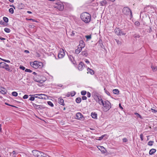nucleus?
I'll return each instance as SVG.
<instances>
[{
    "mask_svg": "<svg viewBox=\"0 0 157 157\" xmlns=\"http://www.w3.org/2000/svg\"><path fill=\"white\" fill-rule=\"evenodd\" d=\"M97 101L100 105H103V110L104 112L108 111L111 107L110 103L108 101H104L101 98H98Z\"/></svg>",
    "mask_w": 157,
    "mask_h": 157,
    "instance_id": "f257e3e1",
    "label": "nucleus"
},
{
    "mask_svg": "<svg viewBox=\"0 0 157 157\" xmlns=\"http://www.w3.org/2000/svg\"><path fill=\"white\" fill-rule=\"evenodd\" d=\"M82 20L86 23H89L91 20V15L88 13L84 12L80 15Z\"/></svg>",
    "mask_w": 157,
    "mask_h": 157,
    "instance_id": "f03ea898",
    "label": "nucleus"
},
{
    "mask_svg": "<svg viewBox=\"0 0 157 157\" xmlns=\"http://www.w3.org/2000/svg\"><path fill=\"white\" fill-rule=\"evenodd\" d=\"M33 155L37 157H50L44 153L38 150H33L32 151Z\"/></svg>",
    "mask_w": 157,
    "mask_h": 157,
    "instance_id": "7ed1b4c3",
    "label": "nucleus"
},
{
    "mask_svg": "<svg viewBox=\"0 0 157 157\" xmlns=\"http://www.w3.org/2000/svg\"><path fill=\"white\" fill-rule=\"evenodd\" d=\"M30 65L35 69L41 68L43 67L42 63L37 61L30 62Z\"/></svg>",
    "mask_w": 157,
    "mask_h": 157,
    "instance_id": "20e7f679",
    "label": "nucleus"
},
{
    "mask_svg": "<svg viewBox=\"0 0 157 157\" xmlns=\"http://www.w3.org/2000/svg\"><path fill=\"white\" fill-rule=\"evenodd\" d=\"M55 8H56L59 11H62L64 9V6L62 2L59 1L56 2L54 6Z\"/></svg>",
    "mask_w": 157,
    "mask_h": 157,
    "instance_id": "39448f33",
    "label": "nucleus"
},
{
    "mask_svg": "<svg viewBox=\"0 0 157 157\" xmlns=\"http://www.w3.org/2000/svg\"><path fill=\"white\" fill-rule=\"evenodd\" d=\"M35 96V98L39 99H46L48 98V96L44 94H36L33 95H30L29 96Z\"/></svg>",
    "mask_w": 157,
    "mask_h": 157,
    "instance_id": "423d86ee",
    "label": "nucleus"
},
{
    "mask_svg": "<svg viewBox=\"0 0 157 157\" xmlns=\"http://www.w3.org/2000/svg\"><path fill=\"white\" fill-rule=\"evenodd\" d=\"M123 14L125 15H128L130 14L131 16L132 17V13L130 9L128 7H124L123 8L122 10Z\"/></svg>",
    "mask_w": 157,
    "mask_h": 157,
    "instance_id": "0eeeda50",
    "label": "nucleus"
},
{
    "mask_svg": "<svg viewBox=\"0 0 157 157\" xmlns=\"http://www.w3.org/2000/svg\"><path fill=\"white\" fill-rule=\"evenodd\" d=\"M65 55L64 50L60 49L58 54V57L59 59H61L64 57Z\"/></svg>",
    "mask_w": 157,
    "mask_h": 157,
    "instance_id": "6e6552de",
    "label": "nucleus"
},
{
    "mask_svg": "<svg viewBox=\"0 0 157 157\" xmlns=\"http://www.w3.org/2000/svg\"><path fill=\"white\" fill-rule=\"evenodd\" d=\"M76 119L79 120H83L84 117L82 114L79 112L76 114Z\"/></svg>",
    "mask_w": 157,
    "mask_h": 157,
    "instance_id": "1a4fd4ad",
    "label": "nucleus"
},
{
    "mask_svg": "<svg viewBox=\"0 0 157 157\" xmlns=\"http://www.w3.org/2000/svg\"><path fill=\"white\" fill-rule=\"evenodd\" d=\"M33 79L35 81L38 82H41V76L39 75L34 76L33 77Z\"/></svg>",
    "mask_w": 157,
    "mask_h": 157,
    "instance_id": "9d476101",
    "label": "nucleus"
},
{
    "mask_svg": "<svg viewBox=\"0 0 157 157\" xmlns=\"http://www.w3.org/2000/svg\"><path fill=\"white\" fill-rule=\"evenodd\" d=\"M97 1H98V3H99L100 4V5L102 6H105L107 3V2L106 0H96Z\"/></svg>",
    "mask_w": 157,
    "mask_h": 157,
    "instance_id": "9b49d317",
    "label": "nucleus"
},
{
    "mask_svg": "<svg viewBox=\"0 0 157 157\" xmlns=\"http://www.w3.org/2000/svg\"><path fill=\"white\" fill-rule=\"evenodd\" d=\"M85 67L84 64L82 62H81L78 65V69L79 71H82Z\"/></svg>",
    "mask_w": 157,
    "mask_h": 157,
    "instance_id": "f8f14e48",
    "label": "nucleus"
},
{
    "mask_svg": "<svg viewBox=\"0 0 157 157\" xmlns=\"http://www.w3.org/2000/svg\"><path fill=\"white\" fill-rule=\"evenodd\" d=\"M80 45H78V48H77V49H76L75 50V54H79V53L82 50V48H81L80 47Z\"/></svg>",
    "mask_w": 157,
    "mask_h": 157,
    "instance_id": "ddd939ff",
    "label": "nucleus"
},
{
    "mask_svg": "<svg viewBox=\"0 0 157 157\" xmlns=\"http://www.w3.org/2000/svg\"><path fill=\"white\" fill-rule=\"evenodd\" d=\"M82 55V56H87L88 55L87 50H85L84 51H82V52L79 55Z\"/></svg>",
    "mask_w": 157,
    "mask_h": 157,
    "instance_id": "4468645a",
    "label": "nucleus"
},
{
    "mask_svg": "<svg viewBox=\"0 0 157 157\" xmlns=\"http://www.w3.org/2000/svg\"><path fill=\"white\" fill-rule=\"evenodd\" d=\"M58 101L59 103L62 105H64L65 104L64 102V100H63L61 98H59L58 99Z\"/></svg>",
    "mask_w": 157,
    "mask_h": 157,
    "instance_id": "2eb2a0df",
    "label": "nucleus"
},
{
    "mask_svg": "<svg viewBox=\"0 0 157 157\" xmlns=\"http://www.w3.org/2000/svg\"><path fill=\"white\" fill-rule=\"evenodd\" d=\"M98 148L102 152L105 153L106 151L105 148L102 146H98Z\"/></svg>",
    "mask_w": 157,
    "mask_h": 157,
    "instance_id": "dca6fc26",
    "label": "nucleus"
},
{
    "mask_svg": "<svg viewBox=\"0 0 157 157\" xmlns=\"http://www.w3.org/2000/svg\"><path fill=\"white\" fill-rule=\"evenodd\" d=\"M3 68H4L7 71L10 72H11L12 71V70H11L9 66L6 63L5 65Z\"/></svg>",
    "mask_w": 157,
    "mask_h": 157,
    "instance_id": "f3484780",
    "label": "nucleus"
},
{
    "mask_svg": "<svg viewBox=\"0 0 157 157\" xmlns=\"http://www.w3.org/2000/svg\"><path fill=\"white\" fill-rule=\"evenodd\" d=\"M0 92L2 94H5L6 93V90L3 87H1L0 88Z\"/></svg>",
    "mask_w": 157,
    "mask_h": 157,
    "instance_id": "a211bd4d",
    "label": "nucleus"
},
{
    "mask_svg": "<svg viewBox=\"0 0 157 157\" xmlns=\"http://www.w3.org/2000/svg\"><path fill=\"white\" fill-rule=\"evenodd\" d=\"M91 116L94 119H97V114L95 112L91 113Z\"/></svg>",
    "mask_w": 157,
    "mask_h": 157,
    "instance_id": "6ab92c4d",
    "label": "nucleus"
},
{
    "mask_svg": "<svg viewBox=\"0 0 157 157\" xmlns=\"http://www.w3.org/2000/svg\"><path fill=\"white\" fill-rule=\"evenodd\" d=\"M156 151V149H151L149 152V154L150 155H152Z\"/></svg>",
    "mask_w": 157,
    "mask_h": 157,
    "instance_id": "aec40b11",
    "label": "nucleus"
},
{
    "mask_svg": "<svg viewBox=\"0 0 157 157\" xmlns=\"http://www.w3.org/2000/svg\"><path fill=\"white\" fill-rule=\"evenodd\" d=\"M85 43L83 41L80 42V44L78 45H80V47L82 48L85 47Z\"/></svg>",
    "mask_w": 157,
    "mask_h": 157,
    "instance_id": "412c9836",
    "label": "nucleus"
},
{
    "mask_svg": "<svg viewBox=\"0 0 157 157\" xmlns=\"http://www.w3.org/2000/svg\"><path fill=\"white\" fill-rule=\"evenodd\" d=\"M87 70L88 72H89V73L91 75H93L94 74V71L92 70L90 68H88L87 69Z\"/></svg>",
    "mask_w": 157,
    "mask_h": 157,
    "instance_id": "4be33fe9",
    "label": "nucleus"
},
{
    "mask_svg": "<svg viewBox=\"0 0 157 157\" xmlns=\"http://www.w3.org/2000/svg\"><path fill=\"white\" fill-rule=\"evenodd\" d=\"M113 93L116 94H118L119 93V91L117 89H115L113 90Z\"/></svg>",
    "mask_w": 157,
    "mask_h": 157,
    "instance_id": "5701e85b",
    "label": "nucleus"
},
{
    "mask_svg": "<svg viewBox=\"0 0 157 157\" xmlns=\"http://www.w3.org/2000/svg\"><path fill=\"white\" fill-rule=\"evenodd\" d=\"M75 33L76 32L75 31H73L71 32L70 31L68 33L70 34V35L71 36H75Z\"/></svg>",
    "mask_w": 157,
    "mask_h": 157,
    "instance_id": "b1692460",
    "label": "nucleus"
},
{
    "mask_svg": "<svg viewBox=\"0 0 157 157\" xmlns=\"http://www.w3.org/2000/svg\"><path fill=\"white\" fill-rule=\"evenodd\" d=\"M120 31V29L119 28L116 29H115V33L117 35H119V34H120L119 33V32Z\"/></svg>",
    "mask_w": 157,
    "mask_h": 157,
    "instance_id": "393cba45",
    "label": "nucleus"
},
{
    "mask_svg": "<svg viewBox=\"0 0 157 157\" xmlns=\"http://www.w3.org/2000/svg\"><path fill=\"white\" fill-rule=\"evenodd\" d=\"M81 101V99L80 98L78 97L76 99L75 101L76 102L78 103H80Z\"/></svg>",
    "mask_w": 157,
    "mask_h": 157,
    "instance_id": "a878e982",
    "label": "nucleus"
},
{
    "mask_svg": "<svg viewBox=\"0 0 157 157\" xmlns=\"http://www.w3.org/2000/svg\"><path fill=\"white\" fill-rule=\"evenodd\" d=\"M151 68L152 69L153 71L155 72L157 71V67H155L153 66H151Z\"/></svg>",
    "mask_w": 157,
    "mask_h": 157,
    "instance_id": "bb28decb",
    "label": "nucleus"
},
{
    "mask_svg": "<svg viewBox=\"0 0 157 157\" xmlns=\"http://www.w3.org/2000/svg\"><path fill=\"white\" fill-rule=\"evenodd\" d=\"M69 59L73 63V64H75V63L73 62V60H74V59L73 57L71 56H70L69 57Z\"/></svg>",
    "mask_w": 157,
    "mask_h": 157,
    "instance_id": "cd10ccee",
    "label": "nucleus"
},
{
    "mask_svg": "<svg viewBox=\"0 0 157 157\" xmlns=\"http://www.w3.org/2000/svg\"><path fill=\"white\" fill-rule=\"evenodd\" d=\"M4 31L7 33H9L10 32V29L6 28L4 29Z\"/></svg>",
    "mask_w": 157,
    "mask_h": 157,
    "instance_id": "c85d7f7f",
    "label": "nucleus"
},
{
    "mask_svg": "<svg viewBox=\"0 0 157 157\" xmlns=\"http://www.w3.org/2000/svg\"><path fill=\"white\" fill-rule=\"evenodd\" d=\"M119 34L118 36L124 35H125L126 33H124L123 31L120 29V31L119 32Z\"/></svg>",
    "mask_w": 157,
    "mask_h": 157,
    "instance_id": "c756f323",
    "label": "nucleus"
},
{
    "mask_svg": "<svg viewBox=\"0 0 157 157\" xmlns=\"http://www.w3.org/2000/svg\"><path fill=\"white\" fill-rule=\"evenodd\" d=\"M3 19L6 23H7L8 22V18L6 17H3Z\"/></svg>",
    "mask_w": 157,
    "mask_h": 157,
    "instance_id": "7c9ffc66",
    "label": "nucleus"
},
{
    "mask_svg": "<svg viewBox=\"0 0 157 157\" xmlns=\"http://www.w3.org/2000/svg\"><path fill=\"white\" fill-rule=\"evenodd\" d=\"M44 108V107L43 105H39L38 109L39 110L43 109Z\"/></svg>",
    "mask_w": 157,
    "mask_h": 157,
    "instance_id": "2f4dec72",
    "label": "nucleus"
},
{
    "mask_svg": "<svg viewBox=\"0 0 157 157\" xmlns=\"http://www.w3.org/2000/svg\"><path fill=\"white\" fill-rule=\"evenodd\" d=\"M12 94L13 96L17 97V96L18 94L16 92L14 91L12 92Z\"/></svg>",
    "mask_w": 157,
    "mask_h": 157,
    "instance_id": "473e14b6",
    "label": "nucleus"
},
{
    "mask_svg": "<svg viewBox=\"0 0 157 157\" xmlns=\"http://www.w3.org/2000/svg\"><path fill=\"white\" fill-rule=\"evenodd\" d=\"M32 104L35 109H38V106H39V105H36L33 103H32Z\"/></svg>",
    "mask_w": 157,
    "mask_h": 157,
    "instance_id": "72a5a7b5",
    "label": "nucleus"
},
{
    "mask_svg": "<svg viewBox=\"0 0 157 157\" xmlns=\"http://www.w3.org/2000/svg\"><path fill=\"white\" fill-rule=\"evenodd\" d=\"M31 96H32L29 98V100H30V101H32L34 100L35 98V96H32V95H31Z\"/></svg>",
    "mask_w": 157,
    "mask_h": 157,
    "instance_id": "f704fd0d",
    "label": "nucleus"
},
{
    "mask_svg": "<svg viewBox=\"0 0 157 157\" xmlns=\"http://www.w3.org/2000/svg\"><path fill=\"white\" fill-rule=\"evenodd\" d=\"M85 37L87 40H90L91 38V35H86L85 36Z\"/></svg>",
    "mask_w": 157,
    "mask_h": 157,
    "instance_id": "c9c22d12",
    "label": "nucleus"
},
{
    "mask_svg": "<svg viewBox=\"0 0 157 157\" xmlns=\"http://www.w3.org/2000/svg\"><path fill=\"white\" fill-rule=\"evenodd\" d=\"M154 143L153 141H149L148 143V145L149 146H152L153 145V144Z\"/></svg>",
    "mask_w": 157,
    "mask_h": 157,
    "instance_id": "e433bc0d",
    "label": "nucleus"
},
{
    "mask_svg": "<svg viewBox=\"0 0 157 157\" xmlns=\"http://www.w3.org/2000/svg\"><path fill=\"white\" fill-rule=\"evenodd\" d=\"M104 91L109 96H110V94L109 92L107 91L105 88H104Z\"/></svg>",
    "mask_w": 157,
    "mask_h": 157,
    "instance_id": "4c0bfd02",
    "label": "nucleus"
},
{
    "mask_svg": "<svg viewBox=\"0 0 157 157\" xmlns=\"http://www.w3.org/2000/svg\"><path fill=\"white\" fill-rule=\"evenodd\" d=\"M6 64V63L4 62H1V64L2 65V68H4Z\"/></svg>",
    "mask_w": 157,
    "mask_h": 157,
    "instance_id": "58836bf2",
    "label": "nucleus"
},
{
    "mask_svg": "<svg viewBox=\"0 0 157 157\" xmlns=\"http://www.w3.org/2000/svg\"><path fill=\"white\" fill-rule=\"evenodd\" d=\"M48 104L49 105H50L51 107H53L54 106L53 104L51 101H48Z\"/></svg>",
    "mask_w": 157,
    "mask_h": 157,
    "instance_id": "ea45409f",
    "label": "nucleus"
},
{
    "mask_svg": "<svg viewBox=\"0 0 157 157\" xmlns=\"http://www.w3.org/2000/svg\"><path fill=\"white\" fill-rule=\"evenodd\" d=\"M9 12L10 13H11V14L13 13L14 12V11L13 8H10L9 9Z\"/></svg>",
    "mask_w": 157,
    "mask_h": 157,
    "instance_id": "a19ab883",
    "label": "nucleus"
},
{
    "mask_svg": "<svg viewBox=\"0 0 157 157\" xmlns=\"http://www.w3.org/2000/svg\"><path fill=\"white\" fill-rule=\"evenodd\" d=\"M70 95L72 97L74 96L76 94L75 92L74 91L70 92Z\"/></svg>",
    "mask_w": 157,
    "mask_h": 157,
    "instance_id": "79ce46f5",
    "label": "nucleus"
},
{
    "mask_svg": "<svg viewBox=\"0 0 157 157\" xmlns=\"http://www.w3.org/2000/svg\"><path fill=\"white\" fill-rule=\"evenodd\" d=\"M86 93V91L83 90L81 92V94L82 95H85Z\"/></svg>",
    "mask_w": 157,
    "mask_h": 157,
    "instance_id": "37998d69",
    "label": "nucleus"
},
{
    "mask_svg": "<svg viewBox=\"0 0 157 157\" xmlns=\"http://www.w3.org/2000/svg\"><path fill=\"white\" fill-rule=\"evenodd\" d=\"M135 114L136 115L137 117H139L141 119L142 118V117L139 113H135Z\"/></svg>",
    "mask_w": 157,
    "mask_h": 157,
    "instance_id": "c03bdc74",
    "label": "nucleus"
},
{
    "mask_svg": "<svg viewBox=\"0 0 157 157\" xmlns=\"http://www.w3.org/2000/svg\"><path fill=\"white\" fill-rule=\"evenodd\" d=\"M25 71L26 72H32V71L30 69H25Z\"/></svg>",
    "mask_w": 157,
    "mask_h": 157,
    "instance_id": "a18cd8bd",
    "label": "nucleus"
},
{
    "mask_svg": "<svg viewBox=\"0 0 157 157\" xmlns=\"http://www.w3.org/2000/svg\"><path fill=\"white\" fill-rule=\"evenodd\" d=\"M28 97L29 96L28 95L25 94L23 96V98L24 99H26L28 98Z\"/></svg>",
    "mask_w": 157,
    "mask_h": 157,
    "instance_id": "49530a36",
    "label": "nucleus"
},
{
    "mask_svg": "<svg viewBox=\"0 0 157 157\" xmlns=\"http://www.w3.org/2000/svg\"><path fill=\"white\" fill-rule=\"evenodd\" d=\"M134 38H135L136 39L137 38H139L140 37V36L138 35H137V34H135L134 36Z\"/></svg>",
    "mask_w": 157,
    "mask_h": 157,
    "instance_id": "de8ad7c7",
    "label": "nucleus"
},
{
    "mask_svg": "<svg viewBox=\"0 0 157 157\" xmlns=\"http://www.w3.org/2000/svg\"><path fill=\"white\" fill-rule=\"evenodd\" d=\"M19 68L20 69H22L23 70H24L25 69V67L23 66H20Z\"/></svg>",
    "mask_w": 157,
    "mask_h": 157,
    "instance_id": "09e8293b",
    "label": "nucleus"
},
{
    "mask_svg": "<svg viewBox=\"0 0 157 157\" xmlns=\"http://www.w3.org/2000/svg\"><path fill=\"white\" fill-rule=\"evenodd\" d=\"M140 138L141 140L142 141H143V139H144V136H143V135L142 134H141L140 135Z\"/></svg>",
    "mask_w": 157,
    "mask_h": 157,
    "instance_id": "8fccbe9b",
    "label": "nucleus"
},
{
    "mask_svg": "<svg viewBox=\"0 0 157 157\" xmlns=\"http://www.w3.org/2000/svg\"><path fill=\"white\" fill-rule=\"evenodd\" d=\"M87 97H88V98H90V96H91V94L90 93L88 92H87Z\"/></svg>",
    "mask_w": 157,
    "mask_h": 157,
    "instance_id": "3c124183",
    "label": "nucleus"
},
{
    "mask_svg": "<svg viewBox=\"0 0 157 157\" xmlns=\"http://www.w3.org/2000/svg\"><path fill=\"white\" fill-rule=\"evenodd\" d=\"M2 60L6 62H7V63H10V61L9 60H6V59H2Z\"/></svg>",
    "mask_w": 157,
    "mask_h": 157,
    "instance_id": "603ef678",
    "label": "nucleus"
},
{
    "mask_svg": "<svg viewBox=\"0 0 157 157\" xmlns=\"http://www.w3.org/2000/svg\"><path fill=\"white\" fill-rule=\"evenodd\" d=\"M104 136V135H102L101 137H99V139H98V140H101L102 139H103V137Z\"/></svg>",
    "mask_w": 157,
    "mask_h": 157,
    "instance_id": "864d4df0",
    "label": "nucleus"
},
{
    "mask_svg": "<svg viewBox=\"0 0 157 157\" xmlns=\"http://www.w3.org/2000/svg\"><path fill=\"white\" fill-rule=\"evenodd\" d=\"M82 100H86L87 99V97L85 96H83L82 97Z\"/></svg>",
    "mask_w": 157,
    "mask_h": 157,
    "instance_id": "5fc2aeb1",
    "label": "nucleus"
},
{
    "mask_svg": "<svg viewBox=\"0 0 157 157\" xmlns=\"http://www.w3.org/2000/svg\"><path fill=\"white\" fill-rule=\"evenodd\" d=\"M122 140L123 142H126L128 141V140L126 138H123Z\"/></svg>",
    "mask_w": 157,
    "mask_h": 157,
    "instance_id": "6e6d98bb",
    "label": "nucleus"
},
{
    "mask_svg": "<svg viewBox=\"0 0 157 157\" xmlns=\"http://www.w3.org/2000/svg\"><path fill=\"white\" fill-rule=\"evenodd\" d=\"M29 20L33 22H36V21H35V20L34 19H30Z\"/></svg>",
    "mask_w": 157,
    "mask_h": 157,
    "instance_id": "4d7b16f0",
    "label": "nucleus"
},
{
    "mask_svg": "<svg viewBox=\"0 0 157 157\" xmlns=\"http://www.w3.org/2000/svg\"><path fill=\"white\" fill-rule=\"evenodd\" d=\"M4 24V22L2 21H0V24L1 25H3Z\"/></svg>",
    "mask_w": 157,
    "mask_h": 157,
    "instance_id": "13d9d810",
    "label": "nucleus"
},
{
    "mask_svg": "<svg viewBox=\"0 0 157 157\" xmlns=\"http://www.w3.org/2000/svg\"><path fill=\"white\" fill-rule=\"evenodd\" d=\"M70 95H71L70 93H69V92L68 93L66 94V96L68 97H69L70 96Z\"/></svg>",
    "mask_w": 157,
    "mask_h": 157,
    "instance_id": "bf43d9fd",
    "label": "nucleus"
},
{
    "mask_svg": "<svg viewBox=\"0 0 157 157\" xmlns=\"http://www.w3.org/2000/svg\"><path fill=\"white\" fill-rule=\"evenodd\" d=\"M119 105V107L121 109H123V107H122L121 105V103H120Z\"/></svg>",
    "mask_w": 157,
    "mask_h": 157,
    "instance_id": "052dcab7",
    "label": "nucleus"
},
{
    "mask_svg": "<svg viewBox=\"0 0 157 157\" xmlns=\"http://www.w3.org/2000/svg\"><path fill=\"white\" fill-rule=\"evenodd\" d=\"M24 52L27 53H29V52L27 50H25L24 51Z\"/></svg>",
    "mask_w": 157,
    "mask_h": 157,
    "instance_id": "680f3d73",
    "label": "nucleus"
},
{
    "mask_svg": "<svg viewBox=\"0 0 157 157\" xmlns=\"http://www.w3.org/2000/svg\"><path fill=\"white\" fill-rule=\"evenodd\" d=\"M0 39L1 40H4L6 39L2 37H0Z\"/></svg>",
    "mask_w": 157,
    "mask_h": 157,
    "instance_id": "e2e57ef3",
    "label": "nucleus"
},
{
    "mask_svg": "<svg viewBox=\"0 0 157 157\" xmlns=\"http://www.w3.org/2000/svg\"><path fill=\"white\" fill-rule=\"evenodd\" d=\"M33 74L35 76L37 75V73H36L35 72H33Z\"/></svg>",
    "mask_w": 157,
    "mask_h": 157,
    "instance_id": "0e129e2a",
    "label": "nucleus"
},
{
    "mask_svg": "<svg viewBox=\"0 0 157 157\" xmlns=\"http://www.w3.org/2000/svg\"><path fill=\"white\" fill-rule=\"evenodd\" d=\"M27 13L29 14H31L32 13V12L31 11H27Z\"/></svg>",
    "mask_w": 157,
    "mask_h": 157,
    "instance_id": "69168bd1",
    "label": "nucleus"
},
{
    "mask_svg": "<svg viewBox=\"0 0 157 157\" xmlns=\"http://www.w3.org/2000/svg\"><path fill=\"white\" fill-rule=\"evenodd\" d=\"M135 24L136 25H139V22H135Z\"/></svg>",
    "mask_w": 157,
    "mask_h": 157,
    "instance_id": "338daca9",
    "label": "nucleus"
},
{
    "mask_svg": "<svg viewBox=\"0 0 157 157\" xmlns=\"http://www.w3.org/2000/svg\"><path fill=\"white\" fill-rule=\"evenodd\" d=\"M9 1L11 2H14V0H9Z\"/></svg>",
    "mask_w": 157,
    "mask_h": 157,
    "instance_id": "774afa93",
    "label": "nucleus"
}]
</instances>
